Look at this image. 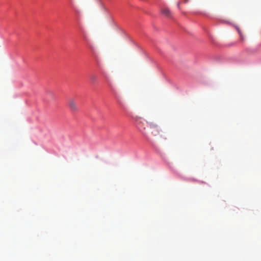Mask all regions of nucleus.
I'll return each instance as SVG.
<instances>
[{"mask_svg":"<svg viewBox=\"0 0 261 261\" xmlns=\"http://www.w3.org/2000/svg\"><path fill=\"white\" fill-rule=\"evenodd\" d=\"M147 123L149 127L151 133L153 136H156L160 134L161 130L157 124L153 122H148Z\"/></svg>","mask_w":261,"mask_h":261,"instance_id":"1","label":"nucleus"},{"mask_svg":"<svg viewBox=\"0 0 261 261\" xmlns=\"http://www.w3.org/2000/svg\"><path fill=\"white\" fill-rule=\"evenodd\" d=\"M68 106L70 110L72 112H75L79 110V107L76 100L73 98H70L68 100Z\"/></svg>","mask_w":261,"mask_h":261,"instance_id":"2","label":"nucleus"},{"mask_svg":"<svg viewBox=\"0 0 261 261\" xmlns=\"http://www.w3.org/2000/svg\"><path fill=\"white\" fill-rule=\"evenodd\" d=\"M137 126L139 130L141 132V133L144 135L146 136V127L144 126L145 121L144 120H142L141 119L136 120Z\"/></svg>","mask_w":261,"mask_h":261,"instance_id":"3","label":"nucleus"},{"mask_svg":"<svg viewBox=\"0 0 261 261\" xmlns=\"http://www.w3.org/2000/svg\"><path fill=\"white\" fill-rule=\"evenodd\" d=\"M162 13L167 17H170L171 16V12L170 10L166 7H164L161 10Z\"/></svg>","mask_w":261,"mask_h":261,"instance_id":"4","label":"nucleus"},{"mask_svg":"<svg viewBox=\"0 0 261 261\" xmlns=\"http://www.w3.org/2000/svg\"><path fill=\"white\" fill-rule=\"evenodd\" d=\"M90 80L91 83L94 84L97 82V77L94 75H91L90 77Z\"/></svg>","mask_w":261,"mask_h":261,"instance_id":"5","label":"nucleus"},{"mask_svg":"<svg viewBox=\"0 0 261 261\" xmlns=\"http://www.w3.org/2000/svg\"><path fill=\"white\" fill-rule=\"evenodd\" d=\"M177 7L178 8H179V3H177Z\"/></svg>","mask_w":261,"mask_h":261,"instance_id":"6","label":"nucleus"},{"mask_svg":"<svg viewBox=\"0 0 261 261\" xmlns=\"http://www.w3.org/2000/svg\"><path fill=\"white\" fill-rule=\"evenodd\" d=\"M239 34H240V35L241 36V32L240 31H239Z\"/></svg>","mask_w":261,"mask_h":261,"instance_id":"7","label":"nucleus"}]
</instances>
